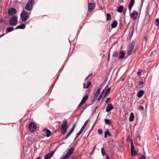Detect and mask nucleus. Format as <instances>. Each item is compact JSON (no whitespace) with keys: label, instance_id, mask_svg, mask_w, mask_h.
<instances>
[{"label":"nucleus","instance_id":"39","mask_svg":"<svg viewBox=\"0 0 159 159\" xmlns=\"http://www.w3.org/2000/svg\"><path fill=\"white\" fill-rule=\"evenodd\" d=\"M118 55V52L117 51H114L113 52V54H112V56L113 57H117Z\"/></svg>","mask_w":159,"mask_h":159},{"label":"nucleus","instance_id":"4","mask_svg":"<svg viewBox=\"0 0 159 159\" xmlns=\"http://www.w3.org/2000/svg\"><path fill=\"white\" fill-rule=\"evenodd\" d=\"M64 123L62 124L61 128V133L63 134H65L67 129V121L66 120L65 121H63Z\"/></svg>","mask_w":159,"mask_h":159},{"label":"nucleus","instance_id":"22","mask_svg":"<svg viewBox=\"0 0 159 159\" xmlns=\"http://www.w3.org/2000/svg\"><path fill=\"white\" fill-rule=\"evenodd\" d=\"M134 115L133 112H131L130 113V116L129 118V121H132L134 119Z\"/></svg>","mask_w":159,"mask_h":159},{"label":"nucleus","instance_id":"25","mask_svg":"<svg viewBox=\"0 0 159 159\" xmlns=\"http://www.w3.org/2000/svg\"><path fill=\"white\" fill-rule=\"evenodd\" d=\"M73 132V131H72L70 130L68 134L66 135L64 138H63L62 139V140H64L66 139H67V138L70 135V134L72 133Z\"/></svg>","mask_w":159,"mask_h":159},{"label":"nucleus","instance_id":"16","mask_svg":"<svg viewBox=\"0 0 159 159\" xmlns=\"http://www.w3.org/2000/svg\"><path fill=\"white\" fill-rule=\"evenodd\" d=\"M25 24H22L20 25H19L17 26L16 28L15 29V30L18 29H24L25 27Z\"/></svg>","mask_w":159,"mask_h":159},{"label":"nucleus","instance_id":"14","mask_svg":"<svg viewBox=\"0 0 159 159\" xmlns=\"http://www.w3.org/2000/svg\"><path fill=\"white\" fill-rule=\"evenodd\" d=\"M134 28L133 27H131L129 28V37L130 38L132 36L134 33Z\"/></svg>","mask_w":159,"mask_h":159},{"label":"nucleus","instance_id":"62","mask_svg":"<svg viewBox=\"0 0 159 159\" xmlns=\"http://www.w3.org/2000/svg\"><path fill=\"white\" fill-rule=\"evenodd\" d=\"M88 1H89V0H88Z\"/></svg>","mask_w":159,"mask_h":159},{"label":"nucleus","instance_id":"43","mask_svg":"<svg viewBox=\"0 0 159 159\" xmlns=\"http://www.w3.org/2000/svg\"><path fill=\"white\" fill-rule=\"evenodd\" d=\"M75 125H76V124H75L73 125L72 128H71V130L72 131H74V129H75Z\"/></svg>","mask_w":159,"mask_h":159},{"label":"nucleus","instance_id":"27","mask_svg":"<svg viewBox=\"0 0 159 159\" xmlns=\"http://www.w3.org/2000/svg\"><path fill=\"white\" fill-rule=\"evenodd\" d=\"M123 9V6H120L118 7L117 11L119 13H121Z\"/></svg>","mask_w":159,"mask_h":159},{"label":"nucleus","instance_id":"8","mask_svg":"<svg viewBox=\"0 0 159 159\" xmlns=\"http://www.w3.org/2000/svg\"><path fill=\"white\" fill-rule=\"evenodd\" d=\"M89 120L88 119V120H86L85 121V122H84V125H83V126L81 127V129L79 131V132L77 133V135H76V137H75V140L76 139L78 138V137L82 133V132L83 131V130H84V129L86 127V126L87 125V124L89 123Z\"/></svg>","mask_w":159,"mask_h":159},{"label":"nucleus","instance_id":"6","mask_svg":"<svg viewBox=\"0 0 159 159\" xmlns=\"http://www.w3.org/2000/svg\"><path fill=\"white\" fill-rule=\"evenodd\" d=\"M74 150V147H72L68 150L66 154L60 159H66L71 155Z\"/></svg>","mask_w":159,"mask_h":159},{"label":"nucleus","instance_id":"31","mask_svg":"<svg viewBox=\"0 0 159 159\" xmlns=\"http://www.w3.org/2000/svg\"><path fill=\"white\" fill-rule=\"evenodd\" d=\"M88 96L87 95H85L82 99L81 102L84 103L88 99Z\"/></svg>","mask_w":159,"mask_h":159},{"label":"nucleus","instance_id":"30","mask_svg":"<svg viewBox=\"0 0 159 159\" xmlns=\"http://www.w3.org/2000/svg\"><path fill=\"white\" fill-rule=\"evenodd\" d=\"M143 83L142 81H139V84L137 85V88L139 89L142 88Z\"/></svg>","mask_w":159,"mask_h":159},{"label":"nucleus","instance_id":"29","mask_svg":"<svg viewBox=\"0 0 159 159\" xmlns=\"http://www.w3.org/2000/svg\"><path fill=\"white\" fill-rule=\"evenodd\" d=\"M104 121L106 124L108 125H110L111 124V122L110 120H108V119H106L104 120Z\"/></svg>","mask_w":159,"mask_h":159},{"label":"nucleus","instance_id":"53","mask_svg":"<svg viewBox=\"0 0 159 159\" xmlns=\"http://www.w3.org/2000/svg\"><path fill=\"white\" fill-rule=\"evenodd\" d=\"M97 119L96 120V121H95V123H94V124H93V125L92 126V128H93L95 125V124H96V121H97Z\"/></svg>","mask_w":159,"mask_h":159},{"label":"nucleus","instance_id":"5","mask_svg":"<svg viewBox=\"0 0 159 159\" xmlns=\"http://www.w3.org/2000/svg\"><path fill=\"white\" fill-rule=\"evenodd\" d=\"M74 150V147H72L68 150L66 154L60 159H66L71 155Z\"/></svg>","mask_w":159,"mask_h":159},{"label":"nucleus","instance_id":"61","mask_svg":"<svg viewBox=\"0 0 159 159\" xmlns=\"http://www.w3.org/2000/svg\"><path fill=\"white\" fill-rule=\"evenodd\" d=\"M92 129H91L90 131H89V133L91 131V130Z\"/></svg>","mask_w":159,"mask_h":159},{"label":"nucleus","instance_id":"56","mask_svg":"<svg viewBox=\"0 0 159 159\" xmlns=\"http://www.w3.org/2000/svg\"><path fill=\"white\" fill-rule=\"evenodd\" d=\"M137 48H136L134 50V52L135 53L136 52V51H137Z\"/></svg>","mask_w":159,"mask_h":159},{"label":"nucleus","instance_id":"46","mask_svg":"<svg viewBox=\"0 0 159 159\" xmlns=\"http://www.w3.org/2000/svg\"><path fill=\"white\" fill-rule=\"evenodd\" d=\"M146 157L144 155H142L139 158V159H145Z\"/></svg>","mask_w":159,"mask_h":159},{"label":"nucleus","instance_id":"45","mask_svg":"<svg viewBox=\"0 0 159 159\" xmlns=\"http://www.w3.org/2000/svg\"><path fill=\"white\" fill-rule=\"evenodd\" d=\"M111 100V98H109L107 99L106 100L105 102L106 103H108V101H110Z\"/></svg>","mask_w":159,"mask_h":159},{"label":"nucleus","instance_id":"19","mask_svg":"<svg viewBox=\"0 0 159 159\" xmlns=\"http://www.w3.org/2000/svg\"><path fill=\"white\" fill-rule=\"evenodd\" d=\"M32 7L31 6H30V5L28 4V3L26 5L25 7V10L29 11H31L32 9Z\"/></svg>","mask_w":159,"mask_h":159},{"label":"nucleus","instance_id":"49","mask_svg":"<svg viewBox=\"0 0 159 159\" xmlns=\"http://www.w3.org/2000/svg\"><path fill=\"white\" fill-rule=\"evenodd\" d=\"M137 73L138 75L139 76H140L141 75V72L140 71H139L137 72Z\"/></svg>","mask_w":159,"mask_h":159},{"label":"nucleus","instance_id":"32","mask_svg":"<svg viewBox=\"0 0 159 159\" xmlns=\"http://www.w3.org/2000/svg\"><path fill=\"white\" fill-rule=\"evenodd\" d=\"M135 2L134 0H130V3L128 6L132 7L134 5Z\"/></svg>","mask_w":159,"mask_h":159},{"label":"nucleus","instance_id":"10","mask_svg":"<svg viewBox=\"0 0 159 159\" xmlns=\"http://www.w3.org/2000/svg\"><path fill=\"white\" fill-rule=\"evenodd\" d=\"M56 149L55 150H53L49 153L46 154L44 156V159H50L53 156Z\"/></svg>","mask_w":159,"mask_h":159},{"label":"nucleus","instance_id":"38","mask_svg":"<svg viewBox=\"0 0 159 159\" xmlns=\"http://www.w3.org/2000/svg\"><path fill=\"white\" fill-rule=\"evenodd\" d=\"M155 25L157 26H159V19H157L155 20Z\"/></svg>","mask_w":159,"mask_h":159},{"label":"nucleus","instance_id":"52","mask_svg":"<svg viewBox=\"0 0 159 159\" xmlns=\"http://www.w3.org/2000/svg\"><path fill=\"white\" fill-rule=\"evenodd\" d=\"M128 8L130 11H131L132 7L128 6Z\"/></svg>","mask_w":159,"mask_h":159},{"label":"nucleus","instance_id":"1","mask_svg":"<svg viewBox=\"0 0 159 159\" xmlns=\"http://www.w3.org/2000/svg\"><path fill=\"white\" fill-rule=\"evenodd\" d=\"M20 16L21 19L23 22L26 21L29 17V13L24 10L22 12Z\"/></svg>","mask_w":159,"mask_h":159},{"label":"nucleus","instance_id":"35","mask_svg":"<svg viewBox=\"0 0 159 159\" xmlns=\"http://www.w3.org/2000/svg\"><path fill=\"white\" fill-rule=\"evenodd\" d=\"M111 15L110 13H108L107 14L106 20L108 21L111 19Z\"/></svg>","mask_w":159,"mask_h":159},{"label":"nucleus","instance_id":"12","mask_svg":"<svg viewBox=\"0 0 159 159\" xmlns=\"http://www.w3.org/2000/svg\"><path fill=\"white\" fill-rule=\"evenodd\" d=\"M95 5L94 3H89L88 5V10L90 11H92L94 8Z\"/></svg>","mask_w":159,"mask_h":159},{"label":"nucleus","instance_id":"58","mask_svg":"<svg viewBox=\"0 0 159 159\" xmlns=\"http://www.w3.org/2000/svg\"><path fill=\"white\" fill-rule=\"evenodd\" d=\"M97 108V107L96 108H95V110H94V112H95L96 111V110Z\"/></svg>","mask_w":159,"mask_h":159},{"label":"nucleus","instance_id":"7","mask_svg":"<svg viewBox=\"0 0 159 159\" xmlns=\"http://www.w3.org/2000/svg\"><path fill=\"white\" fill-rule=\"evenodd\" d=\"M28 128L30 131L31 132H33L36 130L37 126L34 123L31 122L28 125Z\"/></svg>","mask_w":159,"mask_h":159},{"label":"nucleus","instance_id":"9","mask_svg":"<svg viewBox=\"0 0 159 159\" xmlns=\"http://www.w3.org/2000/svg\"><path fill=\"white\" fill-rule=\"evenodd\" d=\"M8 13L10 16H13L16 13V10L14 8H10L8 9Z\"/></svg>","mask_w":159,"mask_h":159},{"label":"nucleus","instance_id":"50","mask_svg":"<svg viewBox=\"0 0 159 159\" xmlns=\"http://www.w3.org/2000/svg\"><path fill=\"white\" fill-rule=\"evenodd\" d=\"M101 98H102L101 97H100V96H99V97L97 98V101H100L101 100Z\"/></svg>","mask_w":159,"mask_h":159},{"label":"nucleus","instance_id":"23","mask_svg":"<svg viewBox=\"0 0 159 159\" xmlns=\"http://www.w3.org/2000/svg\"><path fill=\"white\" fill-rule=\"evenodd\" d=\"M117 25V22L116 20H115L111 24V27L112 28H116Z\"/></svg>","mask_w":159,"mask_h":159},{"label":"nucleus","instance_id":"57","mask_svg":"<svg viewBox=\"0 0 159 159\" xmlns=\"http://www.w3.org/2000/svg\"><path fill=\"white\" fill-rule=\"evenodd\" d=\"M110 52H109L108 54V57L110 58Z\"/></svg>","mask_w":159,"mask_h":159},{"label":"nucleus","instance_id":"40","mask_svg":"<svg viewBox=\"0 0 159 159\" xmlns=\"http://www.w3.org/2000/svg\"><path fill=\"white\" fill-rule=\"evenodd\" d=\"M108 86V85H107L105 89H106V88H107ZM105 89H104L102 91V92L101 93V94H100V95H99V96L101 97V98H102L103 96V95L104 94V92H105Z\"/></svg>","mask_w":159,"mask_h":159},{"label":"nucleus","instance_id":"47","mask_svg":"<svg viewBox=\"0 0 159 159\" xmlns=\"http://www.w3.org/2000/svg\"><path fill=\"white\" fill-rule=\"evenodd\" d=\"M139 109L140 110H144V107L143 106H140L139 107Z\"/></svg>","mask_w":159,"mask_h":159},{"label":"nucleus","instance_id":"20","mask_svg":"<svg viewBox=\"0 0 159 159\" xmlns=\"http://www.w3.org/2000/svg\"><path fill=\"white\" fill-rule=\"evenodd\" d=\"M14 30V28L12 27H8L6 29V33H8L13 30Z\"/></svg>","mask_w":159,"mask_h":159},{"label":"nucleus","instance_id":"54","mask_svg":"<svg viewBox=\"0 0 159 159\" xmlns=\"http://www.w3.org/2000/svg\"><path fill=\"white\" fill-rule=\"evenodd\" d=\"M5 34V33H3V34H2L0 35V38L1 37H2V36H4Z\"/></svg>","mask_w":159,"mask_h":159},{"label":"nucleus","instance_id":"44","mask_svg":"<svg viewBox=\"0 0 159 159\" xmlns=\"http://www.w3.org/2000/svg\"><path fill=\"white\" fill-rule=\"evenodd\" d=\"M84 104V103L81 101L80 103L78 105V108L80 107L81 106H82Z\"/></svg>","mask_w":159,"mask_h":159},{"label":"nucleus","instance_id":"59","mask_svg":"<svg viewBox=\"0 0 159 159\" xmlns=\"http://www.w3.org/2000/svg\"><path fill=\"white\" fill-rule=\"evenodd\" d=\"M36 159H40V157H38Z\"/></svg>","mask_w":159,"mask_h":159},{"label":"nucleus","instance_id":"51","mask_svg":"<svg viewBox=\"0 0 159 159\" xmlns=\"http://www.w3.org/2000/svg\"><path fill=\"white\" fill-rule=\"evenodd\" d=\"M119 26H120V28H121V27L122 26V24L121 22L120 23Z\"/></svg>","mask_w":159,"mask_h":159},{"label":"nucleus","instance_id":"36","mask_svg":"<svg viewBox=\"0 0 159 159\" xmlns=\"http://www.w3.org/2000/svg\"><path fill=\"white\" fill-rule=\"evenodd\" d=\"M131 151H133V150H134V144L133 143V141L132 140H131Z\"/></svg>","mask_w":159,"mask_h":159},{"label":"nucleus","instance_id":"33","mask_svg":"<svg viewBox=\"0 0 159 159\" xmlns=\"http://www.w3.org/2000/svg\"><path fill=\"white\" fill-rule=\"evenodd\" d=\"M101 152L102 154V155L104 156L105 155L107 156V154L105 152V150L103 148H101Z\"/></svg>","mask_w":159,"mask_h":159},{"label":"nucleus","instance_id":"28","mask_svg":"<svg viewBox=\"0 0 159 159\" xmlns=\"http://www.w3.org/2000/svg\"><path fill=\"white\" fill-rule=\"evenodd\" d=\"M107 135H109L110 136H111V134L109 132V131L108 129H107L105 132L104 137L105 138H107Z\"/></svg>","mask_w":159,"mask_h":159},{"label":"nucleus","instance_id":"21","mask_svg":"<svg viewBox=\"0 0 159 159\" xmlns=\"http://www.w3.org/2000/svg\"><path fill=\"white\" fill-rule=\"evenodd\" d=\"M111 88L110 87H109L108 88H107L106 90V91L105 92V95H104V97L102 98V100H103L104 98H105V97L109 93H110V90H111Z\"/></svg>","mask_w":159,"mask_h":159},{"label":"nucleus","instance_id":"34","mask_svg":"<svg viewBox=\"0 0 159 159\" xmlns=\"http://www.w3.org/2000/svg\"><path fill=\"white\" fill-rule=\"evenodd\" d=\"M99 93H100V88H98L97 91H96V93H95V98H97L98 96L99 95Z\"/></svg>","mask_w":159,"mask_h":159},{"label":"nucleus","instance_id":"55","mask_svg":"<svg viewBox=\"0 0 159 159\" xmlns=\"http://www.w3.org/2000/svg\"><path fill=\"white\" fill-rule=\"evenodd\" d=\"M107 159H110V158L108 156V155H107Z\"/></svg>","mask_w":159,"mask_h":159},{"label":"nucleus","instance_id":"18","mask_svg":"<svg viewBox=\"0 0 159 159\" xmlns=\"http://www.w3.org/2000/svg\"><path fill=\"white\" fill-rule=\"evenodd\" d=\"M125 57L124 52L123 50H121L119 52V57L121 59L124 58Z\"/></svg>","mask_w":159,"mask_h":159},{"label":"nucleus","instance_id":"26","mask_svg":"<svg viewBox=\"0 0 159 159\" xmlns=\"http://www.w3.org/2000/svg\"><path fill=\"white\" fill-rule=\"evenodd\" d=\"M27 3L30 5V6H31L32 7L34 4L35 2L34 0H29Z\"/></svg>","mask_w":159,"mask_h":159},{"label":"nucleus","instance_id":"60","mask_svg":"<svg viewBox=\"0 0 159 159\" xmlns=\"http://www.w3.org/2000/svg\"><path fill=\"white\" fill-rule=\"evenodd\" d=\"M109 59H110V58L109 57H108V59H107V61H109Z\"/></svg>","mask_w":159,"mask_h":159},{"label":"nucleus","instance_id":"3","mask_svg":"<svg viewBox=\"0 0 159 159\" xmlns=\"http://www.w3.org/2000/svg\"><path fill=\"white\" fill-rule=\"evenodd\" d=\"M134 45L135 44L134 41H133L132 42L129 44L127 50V53L129 55H130L134 49Z\"/></svg>","mask_w":159,"mask_h":159},{"label":"nucleus","instance_id":"11","mask_svg":"<svg viewBox=\"0 0 159 159\" xmlns=\"http://www.w3.org/2000/svg\"><path fill=\"white\" fill-rule=\"evenodd\" d=\"M138 15V12L137 11L134 10L130 14V17L134 20L136 19Z\"/></svg>","mask_w":159,"mask_h":159},{"label":"nucleus","instance_id":"24","mask_svg":"<svg viewBox=\"0 0 159 159\" xmlns=\"http://www.w3.org/2000/svg\"><path fill=\"white\" fill-rule=\"evenodd\" d=\"M91 84V82L90 81H89L88 82L87 84L86 85V84L85 83L83 84L84 88H89V86Z\"/></svg>","mask_w":159,"mask_h":159},{"label":"nucleus","instance_id":"48","mask_svg":"<svg viewBox=\"0 0 159 159\" xmlns=\"http://www.w3.org/2000/svg\"><path fill=\"white\" fill-rule=\"evenodd\" d=\"M92 75L91 74L89 75H88L85 79V80H86L89 77H90V76H91V75Z\"/></svg>","mask_w":159,"mask_h":159},{"label":"nucleus","instance_id":"17","mask_svg":"<svg viewBox=\"0 0 159 159\" xmlns=\"http://www.w3.org/2000/svg\"><path fill=\"white\" fill-rule=\"evenodd\" d=\"M144 93V91L142 90H141L139 91L137 93V96L139 98L142 97Z\"/></svg>","mask_w":159,"mask_h":159},{"label":"nucleus","instance_id":"13","mask_svg":"<svg viewBox=\"0 0 159 159\" xmlns=\"http://www.w3.org/2000/svg\"><path fill=\"white\" fill-rule=\"evenodd\" d=\"M114 107L111 104H108L107 107L106 108V111L108 112L111 111L112 109H114Z\"/></svg>","mask_w":159,"mask_h":159},{"label":"nucleus","instance_id":"42","mask_svg":"<svg viewBox=\"0 0 159 159\" xmlns=\"http://www.w3.org/2000/svg\"><path fill=\"white\" fill-rule=\"evenodd\" d=\"M96 146L95 145L93 148L92 151L90 152V155H92L94 152Z\"/></svg>","mask_w":159,"mask_h":159},{"label":"nucleus","instance_id":"37","mask_svg":"<svg viewBox=\"0 0 159 159\" xmlns=\"http://www.w3.org/2000/svg\"><path fill=\"white\" fill-rule=\"evenodd\" d=\"M131 156H135V155L137 153L134 150H133V151H131Z\"/></svg>","mask_w":159,"mask_h":159},{"label":"nucleus","instance_id":"2","mask_svg":"<svg viewBox=\"0 0 159 159\" xmlns=\"http://www.w3.org/2000/svg\"><path fill=\"white\" fill-rule=\"evenodd\" d=\"M17 17L15 16H13L10 18L9 23L10 25L14 26L17 25Z\"/></svg>","mask_w":159,"mask_h":159},{"label":"nucleus","instance_id":"41","mask_svg":"<svg viewBox=\"0 0 159 159\" xmlns=\"http://www.w3.org/2000/svg\"><path fill=\"white\" fill-rule=\"evenodd\" d=\"M98 134H102V130L101 129H98Z\"/></svg>","mask_w":159,"mask_h":159},{"label":"nucleus","instance_id":"15","mask_svg":"<svg viewBox=\"0 0 159 159\" xmlns=\"http://www.w3.org/2000/svg\"><path fill=\"white\" fill-rule=\"evenodd\" d=\"M44 131H45L46 133V136L47 137H48L50 136V135H51V133L50 131L49 130L47 129H43V132Z\"/></svg>","mask_w":159,"mask_h":159}]
</instances>
